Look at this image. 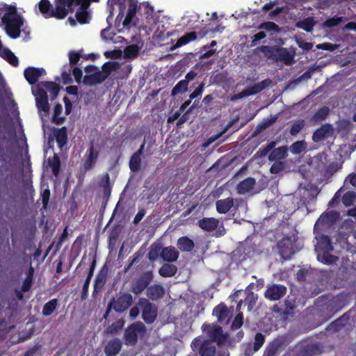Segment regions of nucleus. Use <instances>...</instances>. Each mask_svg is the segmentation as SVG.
<instances>
[{"mask_svg":"<svg viewBox=\"0 0 356 356\" xmlns=\"http://www.w3.org/2000/svg\"><path fill=\"white\" fill-rule=\"evenodd\" d=\"M80 3L81 0H55V8H53L49 0H41L38 3V8L45 18L56 17L62 19L65 18L70 12H73L74 7Z\"/></svg>","mask_w":356,"mask_h":356,"instance_id":"1","label":"nucleus"},{"mask_svg":"<svg viewBox=\"0 0 356 356\" xmlns=\"http://www.w3.org/2000/svg\"><path fill=\"white\" fill-rule=\"evenodd\" d=\"M5 26L6 33L12 38H17L20 35L21 28L24 24V19L19 15L15 8L10 7L1 18Z\"/></svg>","mask_w":356,"mask_h":356,"instance_id":"2","label":"nucleus"},{"mask_svg":"<svg viewBox=\"0 0 356 356\" xmlns=\"http://www.w3.org/2000/svg\"><path fill=\"white\" fill-rule=\"evenodd\" d=\"M316 239L318 242L315 246V250L317 253L318 260L324 264L335 262L336 257L329 253L332 250L329 238L327 236H321Z\"/></svg>","mask_w":356,"mask_h":356,"instance_id":"3","label":"nucleus"},{"mask_svg":"<svg viewBox=\"0 0 356 356\" xmlns=\"http://www.w3.org/2000/svg\"><path fill=\"white\" fill-rule=\"evenodd\" d=\"M146 332V327L141 322H136L129 325L124 331L125 344L134 346L138 338H142Z\"/></svg>","mask_w":356,"mask_h":356,"instance_id":"4","label":"nucleus"},{"mask_svg":"<svg viewBox=\"0 0 356 356\" xmlns=\"http://www.w3.org/2000/svg\"><path fill=\"white\" fill-rule=\"evenodd\" d=\"M138 306L142 309V318L147 324H152L157 316V307L147 299L142 298L138 300Z\"/></svg>","mask_w":356,"mask_h":356,"instance_id":"5","label":"nucleus"},{"mask_svg":"<svg viewBox=\"0 0 356 356\" xmlns=\"http://www.w3.org/2000/svg\"><path fill=\"white\" fill-rule=\"evenodd\" d=\"M86 73L90 74L86 75L83 79L84 84L88 86H94L102 83L106 78L107 74L101 72L94 65L87 66L85 69Z\"/></svg>","mask_w":356,"mask_h":356,"instance_id":"6","label":"nucleus"},{"mask_svg":"<svg viewBox=\"0 0 356 356\" xmlns=\"http://www.w3.org/2000/svg\"><path fill=\"white\" fill-rule=\"evenodd\" d=\"M133 302V298L130 293H124L113 300L108 305V309L113 308L116 312L122 313L127 309Z\"/></svg>","mask_w":356,"mask_h":356,"instance_id":"7","label":"nucleus"},{"mask_svg":"<svg viewBox=\"0 0 356 356\" xmlns=\"http://www.w3.org/2000/svg\"><path fill=\"white\" fill-rule=\"evenodd\" d=\"M202 331L213 341L222 343L227 339L226 334H223L222 327L215 324H204L202 326Z\"/></svg>","mask_w":356,"mask_h":356,"instance_id":"8","label":"nucleus"},{"mask_svg":"<svg viewBox=\"0 0 356 356\" xmlns=\"http://www.w3.org/2000/svg\"><path fill=\"white\" fill-rule=\"evenodd\" d=\"M193 350H199L201 356H215L216 347L209 341H202L200 338H195L191 343Z\"/></svg>","mask_w":356,"mask_h":356,"instance_id":"9","label":"nucleus"},{"mask_svg":"<svg viewBox=\"0 0 356 356\" xmlns=\"http://www.w3.org/2000/svg\"><path fill=\"white\" fill-rule=\"evenodd\" d=\"M335 134V130L332 124L325 123L317 129L312 135V140L315 143L321 142L328 138H332Z\"/></svg>","mask_w":356,"mask_h":356,"instance_id":"10","label":"nucleus"},{"mask_svg":"<svg viewBox=\"0 0 356 356\" xmlns=\"http://www.w3.org/2000/svg\"><path fill=\"white\" fill-rule=\"evenodd\" d=\"M152 278L153 275L151 272L144 273L133 282L131 289V292L136 295L140 294L147 288Z\"/></svg>","mask_w":356,"mask_h":356,"instance_id":"11","label":"nucleus"},{"mask_svg":"<svg viewBox=\"0 0 356 356\" xmlns=\"http://www.w3.org/2000/svg\"><path fill=\"white\" fill-rule=\"evenodd\" d=\"M286 293V288L282 284H268L265 291V297L270 300H277Z\"/></svg>","mask_w":356,"mask_h":356,"instance_id":"12","label":"nucleus"},{"mask_svg":"<svg viewBox=\"0 0 356 356\" xmlns=\"http://www.w3.org/2000/svg\"><path fill=\"white\" fill-rule=\"evenodd\" d=\"M294 55V52H290L286 48L276 47L273 60L283 62L286 65H291L295 62Z\"/></svg>","mask_w":356,"mask_h":356,"instance_id":"13","label":"nucleus"},{"mask_svg":"<svg viewBox=\"0 0 356 356\" xmlns=\"http://www.w3.org/2000/svg\"><path fill=\"white\" fill-rule=\"evenodd\" d=\"M33 90H35L36 92L43 91L51 99H54L59 92L57 85L54 82H40Z\"/></svg>","mask_w":356,"mask_h":356,"instance_id":"14","label":"nucleus"},{"mask_svg":"<svg viewBox=\"0 0 356 356\" xmlns=\"http://www.w3.org/2000/svg\"><path fill=\"white\" fill-rule=\"evenodd\" d=\"M99 154V150L95 148L92 143L85 156L86 159L83 163V170L85 172L90 170L95 167Z\"/></svg>","mask_w":356,"mask_h":356,"instance_id":"15","label":"nucleus"},{"mask_svg":"<svg viewBox=\"0 0 356 356\" xmlns=\"http://www.w3.org/2000/svg\"><path fill=\"white\" fill-rule=\"evenodd\" d=\"M265 342V337L261 333H257L253 343H249L245 350V356H252L257 352Z\"/></svg>","mask_w":356,"mask_h":356,"instance_id":"16","label":"nucleus"},{"mask_svg":"<svg viewBox=\"0 0 356 356\" xmlns=\"http://www.w3.org/2000/svg\"><path fill=\"white\" fill-rule=\"evenodd\" d=\"M256 184V181L252 177H248L245 179L239 182L236 187V190L238 194L239 195H245L246 193H256L254 191V186Z\"/></svg>","mask_w":356,"mask_h":356,"instance_id":"17","label":"nucleus"},{"mask_svg":"<svg viewBox=\"0 0 356 356\" xmlns=\"http://www.w3.org/2000/svg\"><path fill=\"white\" fill-rule=\"evenodd\" d=\"M44 74L45 70L43 68H35L33 67H29L24 72L25 79L31 85L35 83L39 78Z\"/></svg>","mask_w":356,"mask_h":356,"instance_id":"18","label":"nucleus"},{"mask_svg":"<svg viewBox=\"0 0 356 356\" xmlns=\"http://www.w3.org/2000/svg\"><path fill=\"white\" fill-rule=\"evenodd\" d=\"M122 348V342L119 339H114L109 341L104 348V353L106 356L117 355Z\"/></svg>","mask_w":356,"mask_h":356,"instance_id":"19","label":"nucleus"},{"mask_svg":"<svg viewBox=\"0 0 356 356\" xmlns=\"http://www.w3.org/2000/svg\"><path fill=\"white\" fill-rule=\"evenodd\" d=\"M33 93L35 97L36 105L40 111H42L44 113H47L49 109V104L48 103V95L44 94V92L42 91L36 92L35 90H33Z\"/></svg>","mask_w":356,"mask_h":356,"instance_id":"20","label":"nucleus"},{"mask_svg":"<svg viewBox=\"0 0 356 356\" xmlns=\"http://www.w3.org/2000/svg\"><path fill=\"white\" fill-rule=\"evenodd\" d=\"M198 226L206 232H212L219 225V220L214 218H204L197 222Z\"/></svg>","mask_w":356,"mask_h":356,"instance_id":"21","label":"nucleus"},{"mask_svg":"<svg viewBox=\"0 0 356 356\" xmlns=\"http://www.w3.org/2000/svg\"><path fill=\"white\" fill-rule=\"evenodd\" d=\"M330 108L327 106H323L319 108L314 115L309 119L311 126H316L321 121L325 120L329 115Z\"/></svg>","mask_w":356,"mask_h":356,"instance_id":"22","label":"nucleus"},{"mask_svg":"<svg viewBox=\"0 0 356 356\" xmlns=\"http://www.w3.org/2000/svg\"><path fill=\"white\" fill-rule=\"evenodd\" d=\"M179 253L173 246L163 248L161 252V258L169 263L175 262L179 258Z\"/></svg>","mask_w":356,"mask_h":356,"instance_id":"23","label":"nucleus"},{"mask_svg":"<svg viewBox=\"0 0 356 356\" xmlns=\"http://www.w3.org/2000/svg\"><path fill=\"white\" fill-rule=\"evenodd\" d=\"M165 293V289L161 284H154L147 289V296L152 300H156L161 298Z\"/></svg>","mask_w":356,"mask_h":356,"instance_id":"24","label":"nucleus"},{"mask_svg":"<svg viewBox=\"0 0 356 356\" xmlns=\"http://www.w3.org/2000/svg\"><path fill=\"white\" fill-rule=\"evenodd\" d=\"M234 206V199L227 197L216 202V210L219 213H227Z\"/></svg>","mask_w":356,"mask_h":356,"instance_id":"25","label":"nucleus"},{"mask_svg":"<svg viewBox=\"0 0 356 356\" xmlns=\"http://www.w3.org/2000/svg\"><path fill=\"white\" fill-rule=\"evenodd\" d=\"M213 315L216 316L218 321L221 323H227L229 321V311L225 305H219L216 306L213 311Z\"/></svg>","mask_w":356,"mask_h":356,"instance_id":"26","label":"nucleus"},{"mask_svg":"<svg viewBox=\"0 0 356 356\" xmlns=\"http://www.w3.org/2000/svg\"><path fill=\"white\" fill-rule=\"evenodd\" d=\"M288 149L286 146L275 147L270 151L268 155V160L270 161H279L287 156Z\"/></svg>","mask_w":356,"mask_h":356,"instance_id":"27","label":"nucleus"},{"mask_svg":"<svg viewBox=\"0 0 356 356\" xmlns=\"http://www.w3.org/2000/svg\"><path fill=\"white\" fill-rule=\"evenodd\" d=\"M245 298L244 302L248 305V311H251L255 306L258 296L252 291L251 285L245 290Z\"/></svg>","mask_w":356,"mask_h":356,"instance_id":"28","label":"nucleus"},{"mask_svg":"<svg viewBox=\"0 0 356 356\" xmlns=\"http://www.w3.org/2000/svg\"><path fill=\"white\" fill-rule=\"evenodd\" d=\"M54 136L56 138L58 147L61 149L66 144L67 140V129L63 127L60 129H56L54 131Z\"/></svg>","mask_w":356,"mask_h":356,"instance_id":"29","label":"nucleus"},{"mask_svg":"<svg viewBox=\"0 0 356 356\" xmlns=\"http://www.w3.org/2000/svg\"><path fill=\"white\" fill-rule=\"evenodd\" d=\"M0 56L13 66H17L19 61L16 56L7 48H0Z\"/></svg>","mask_w":356,"mask_h":356,"instance_id":"30","label":"nucleus"},{"mask_svg":"<svg viewBox=\"0 0 356 356\" xmlns=\"http://www.w3.org/2000/svg\"><path fill=\"white\" fill-rule=\"evenodd\" d=\"M177 247L182 252H190L194 248V243L189 238L183 236L178 239Z\"/></svg>","mask_w":356,"mask_h":356,"instance_id":"31","label":"nucleus"},{"mask_svg":"<svg viewBox=\"0 0 356 356\" xmlns=\"http://www.w3.org/2000/svg\"><path fill=\"white\" fill-rule=\"evenodd\" d=\"M272 84V80L270 79H266L263 80L259 83H255L254 86L249 87L250 90V93L252 95H256L263 90L268 88Z\"/></svg>","mask_w":356,"mask_h":356,"instance_id":"32","label":"nucleus"},{"mask_svg":"<svg viewBox=\"0 0 356 356\" xmlns=\"http://www.w3.org/2000/svg\"><path fill=\"white\" fill-rule=\"evenodd\" d=\"M177 268L173 264H165L159 270V273L162 277H172L177 273Z\"/></svg>","mask_w":356,"mask_h":356,"instance_id":"33","label":"nucleus"},{"mask_svg":"<svg viewBox=\"0 0 356 356\" xmlns=\"http://www.w3.org/2000/svg\"><path fill=\"white\" fill-rule=\"evenodd\" d=\"M316 22L312 17H307L296 23V26L307 32H311L315 26Z\"/></svg>","mask_w":356,"mask_h":356,"instance_id":"34","label":"nucleus"},{"mask_svg":"<svg viewBox=\"0 0 356 356\" xmlns=\"http://www.w3.org/2000/svg\"><path fill=\"white\" fill-rule=\"evenodd\" d=\"M275 49L276 47L262 45L254 49V53L261 52L266 58L273 60Z\"/></svg>","mask_w":356,"mask_h":356,"instance_id":"35","label":"nucleus"},{"mask_svg":"<svg viewBox=\"0 0 356 356\" xmlns=\"http://www.w3.org/2000/svg\"><path fill=\"white\" fill-rule=\"evenodd\" d=\"M140 47L137 44L129 45L124 49V57L132 59L136 58L139 53Z\"/></svg>","mask_w":356,"mask_h":356,"instance_id":"36","label":"nucleus"},{"mask_svg":"<svg viewBox=\"0 0 356 356\" xmlns=\"http://www.w3.org/2000/svg\"><path fill=\"white\" fill-rule=\"evenodd\" d=\"M280 346L278 341H272L266 348L264 356H277Z\"/></svg>","mask_w":356,"mask_h":356,"instance_id":"37","label":"nucleus"},{"mask_svg":"<svg viewBox=\"0 0 356 356\" xmlns=\"http://www.w3.org/2000/svg\"><path fill=\"white\" fill-rule=\"evenodd\" d=\"M259 29H263L268 32L270 35H273L280 31V29L275 23L268 22L262 23L259 27Z\"/></svg>","mask_w":356,"mask_h":356,"instance_id":"38","label":"nucleus"},{"mask_svg":"<svg viewBox=\"0 0 356 356\" xmlns=\"http://www.w3.org/2000/svg\"><path fill=\"white\" fill-rule=\"evenodd\" d=\"M120 68V64L115 61H109L102 66L101 72L107 74V77L112 72L117 71Z\"/></svg>","mask_w":356,"mask_h":356,"instance_id":"39","label":"nucleus"},{"mask_svg":"<svg viewBox=\"0 0 356 356\" xmlns=\"http://www.w3.org/2000/svg\"><path fill=\"white\" fill-rule=\"evenodd\" d=\"M141 158L138 154H134L129 161L130 170L134 172H137L140 169Z\"/></svg>","mask_w":356,"mask_h":356,"instance_id":"40","label":"nucleus"},{"mask_svg":"<svg viewBox=\"0 0 356 356\" xmlns=\"http://www.w3.org/2000/svg\"><path fill=\"white\" fill-rule=\"evenodd\" d=\"M106 273L104 270H101L97 275L95 281V291H97L100 290L106 283Z\"/></svg>","mask_w":356,"mask_h":356,"instance_id":"41","label":"nucleus"},{"mask_svg":"<svg viewBox=\"0 0 356 356\" xmlns=\"http://www.w3.org/2000/svg\"><path fill=\"white\" fill-rule=\"evenodd\" d=\"M197 38V34L195 32H190L186 33L177 41V47H181L191 41L195 40Z\"/></svg>","mask_w":356,"mask_h":356,"instance_id":"42","label":"nucleus"},{"mask_svg":"<svg viewBox=\"0 0 356 356\" xmlns=\"http://www.w3.org/2000/svg\"><path fill=\"white\" fill-rule=\"evenodd\" d=\"M188 85L187 84V82H186V81H179L172 88L171 95L175 97L178 94L186 92L188 90Z\"/></svg>","mask_w":356,"mask_h":356,"instance_id":"43","label":"nucleus"},{"mask_svg":"<svg viewBox=\"0 0 356 356\" xmlns=\"http://www.w3.org/2000/svg\"><path fill=\"white\" fill-rule=\"evenodd\" d=\"M162 248L159 244H154L151 246L150 251L149 252V259L151 261H154L159 257L161 258Z\"/></svg>","mask_w":356,"mask_h":356,"instance_id":"44","label":"nucleus"},{"mask_svg":"<svg viewBox=\"0 0 356 356\" xmlns=\"http://www.w3.org/2000/svg\"><path fill=\"white\" fill-rule=\"evenodd\" d=\"M57 300L53 299L48 302H47L42 309V314L44 316H47L51 315L53 312L56 309L57 306Z\"/></svg>","mask_w":356,"mask_h":356,"instance_id":"45","label":"nucleus"},{"mask_svg":"<svg viewBox=\"0 0 356 356\" xmlns=\"http://www.w3.org/2000/svg\"><path fill=\"white\" fill-rule=\"evenodd\" d=\"M305 126V121L302 119H299L294 122L291 127L290 134L292 136L297 135Z\"/></svg>","mask_w":356,"mask_h":356,"instance_id":"46","label":"nucleus"},{"mask_svg":"<svg viewBox=\"0 0 356 356\" xmlns=\"http://www.w3.org/2000/svg\"><path fill=\"white\" fill-rule=\"evenodd\" d=\"M306 148V143L304 140L296 141L293 143L290 147V151L295 154L301 153Z\"/></svg>","mask_w":356,"mask_h":356,"instance_id":"47","label":"nucleus"},{"mask_svg":"<svg viewBox=\"0 0 356 356\" xmlns=\"http://www.w3.org/2000/svg\"><path fill=\"white\" fill-rule=\"evenodd\" d=\"M356 200V193L348 191L342 197V202L346 207L352 205Z\"/></svg>","mask_w":356,"mask_h":356,"instance_id":"48","label":"nucleus"},{"mask_svg":"<svg viewBox=\"0 0 356 356\" xmlns=\"http://www.w3.org/2000/svg\"><path fill=\"white\" fill-rule=\"evenodd\" d=\"M49 165L52 170L53 174L57 176L60 169V160L56 154H54L52 159H49Z\"/></svg>","mask_w":356,"mask_h":356,"instance_id":"49","label":"nucleus"},{"mask_svg":"<svg viewBox=\"0 0 356 356\" xmlns=\"http://www.w3.org/2000/svg\"><path fill=\"white\" fill-rule=\"evenodd\" d=\"M136 14V8L134 7L130 6L128 9V11L126 14V17L122 22L124 26H127L129 25Z\"/></svg>","mask_w":356,"mask_h":356,"instance_id":"50","label":"nucleus"},{"mask_svg":"<svg viewBox=\"0 0 356 356\" xmlns=\"http://www.w3.org/2000/svg\"><path fill=\"white\" fill-rule=\"evenodd\" d=\"M343 21H344V19L341 17H332L331 19L326 20L323 23V26L328 27V28L334 27V26L339 25L340 23L343 22Z\"/></svg>","mask_w":356,"mask_h":356,"instance_id":"51","label":"nucleus"},{"mask_svg":"<svg viewBox=\"0 0 356 356\" xmlns=\"http://www.w3.org/2000/svg\"><path fill=\"white\" fill-rule=\"evenodd\" d=\"M70 71L71 70L68 66L64 67V70L61 74V76H62V79H63V82L65 84H68V83H70L72 82V79L71 77Z\"/></svg>","mask_w":356,"mask_h":356,"instance_id":"52","label":"nucleus"},{"mask_svg":"<svg viewBox=\"0 0 356 356\" xmlns=\"http://www.w3.org/2000/svg\"><path fill=\"white\" fill-rule=\"evenodd\" d=\"M284 168V163L280 161H275L270 167V171L273 174H277L283 170Z\"/></svg>","mask_w":356,"mask_h":356,"instance_id":"53","label":"nucleus"},{"mask_svg":"<svg viewBox=\"0 0 356 356\" xmlns=\"http://www.w3.org/2000/svg\"><path fill=\"white\" fill-rule=\"evenodd\" d=\"M275 145L276 142L273 141L268 144L264 149H260L258 152L260 153L261 156H265L267 154L269 155L270 151L275 147Z\"/></svg>","mask_w":356,"mask_h":356,"instance_id":"54","label":"nucleus"},{"mask_svg":"<svg viewBox=\"0 0 356 356\" xmlns=\"http://www.w3.org/2000/svg\"><path fill=\"white\" fill-rule=\"evenodd\" d=\"M296 42L298 47L304 50H310L313 47L311 42H306L301 38H296Z\"/></svg>","mask_w":356,"mask_h":356,"instance_id":"55","label":"nucleus"},{"mask_svg":"<svg viewBox=\"0 0 356 356\" xmlns=\"http://www.w3.org/2000/svg\"><path fill=\"white\" fill-rule=\"evenodd\" d=\"M68 56H69V60H70V65H76L78 63V61L79 60L80 57H81V56L79 53L73 51H70Z\"/></svg>","mask_w":356,"mask_h":356,"instance_id":"56","label":"nucleus"},{"mask_svg":"<svg viewBox=\"0 0 356 356\" xmlns=\"http://www.w3.org/2000/svg\"><path fill=\"white\" fill-rule=\"evenodd\" d=\"M350 184L353 187H356V173L349 175L344 180L343 188Z\"/></svg>","mask_w":356,"mask_h":356,"instance_id":"57","label":"nucleus"},{"mask_svg":"<svg viewBox=\"0 0 356 356\" xmlns=\"http://www.w3.org/2000/svg\"><path fill=\"white\" fill-rule=\"evenodd\" d=\"M242 324H243V314H242V313H239L235 317V318L232 323V327L233 329L236 330V329H238L239 327H241Z\"/></svg>","mask_w":356,"mask_h":356,"instance_id":"58","label":"nucleus"},{"mask_svg":"<svg viewBox=\"0 0 356 356\" xmlns=\"http://www.w3.org/2000/svg\"><path fill=\"white\" fill-rule=\"evenodd\" d=\"M50 197V191L49 189H44L41 193L42 202L43 207L47 208L49 200Z\"/></svg>","mask_w":356,"mask_h":356,"instance_id":"59","label":"nucleus"},{"mask_svg":"<svg viewBox=\"0 0 356 356\" xmlns=\"http://www.w3.org/2000/svg\"><path fill=\"white\" fill-rule=\"evenodd\" d=\"M204 83H202L200 85L189 95L190 99H195L201 96L204 90Z\"/></svg>","mask_w":356,"mask_h":356,"instance_id":"60","label":"nucleus"},{"mask_svg":"<svg viewBox=\"0 0 356 356\" xmlns=\"http://www.w3.org/2000/svg\"><path fill=\"white\" fill-rule=\"evenodd\" d=\"M113 35L114 34L111 32L109 28L104 29L101 32V38L105 41L112 40Z\"/></svg>","mask_w":356,"mask_h":356,"instance_id":"61","label":"nucleus"},{"mask_svg":"<svg viewBox=\"0 0 356 356\" xmlns=\"http://www.w3.org/2000/svg\"><path fill=\"white\" fill-rule=\"evenodd\" d=\"M275 122V119L266 120L264 121L262 123L259 124L257 127V130L258 131H262L270 127Z\"/></svg>","mask_w":356,"mask_h":356,"instance_id":"62","label":"nucleus"},{"mask_svg":"<svg viewBox=\"0 0 356 356\" xmlns=\"http://www.w3.org/2000/svg\"><path fill=\"white\" fill-rule=\"evenodd\" d=\"M266 36L264 31H260L257 34H254L252 37V46H255L257 44V42L264 39Z\"/></svg>","mask_w":356,"mask_h":356,"instance_id":"63","label":"nucleus"},{"mask_svg":"<svg viewBox=\"0 0 356 356\" xmlns=\"http://www.w3.org/2000/svg\"><path fill=\"white\" fill-rule=\"evenodd\" d=\"M72 74L77 83H81L82 79V70L79 67H74L72 70Z\"/></svg>","mask_w":356,"mask_h":356,"instance_id":"64","label":"nucleus"}]
</instances>
